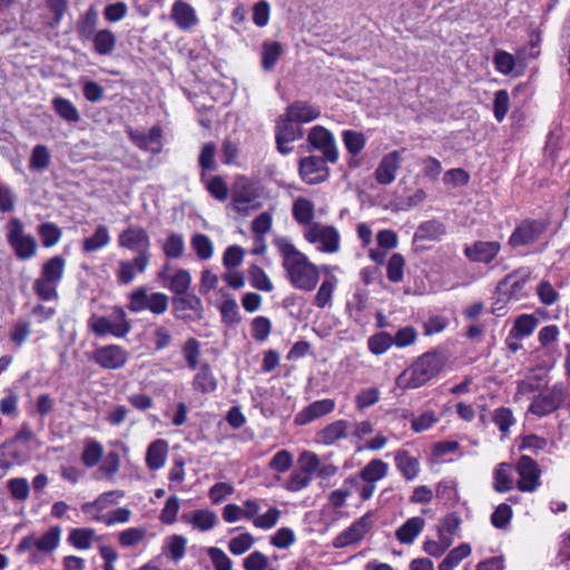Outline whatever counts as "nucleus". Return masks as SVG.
I'll list each match as a JSON object with an SVG mask.
<instances>
[{
  "instance_id": "nucleus-1",
  "label": "nucleus",
  "mask_w": 570,
  "mask_h": 570,
  "mask_svg": "<svg viewBox=\"0 0 570 570\" xmlns=\"http://www.w3.org/2000/svg\"><path fill=\"white\" fill-rule=\"evenodd\" d=\"M273 244L282 256V266L289 284L303 292L314 291L320 282V268L287 237L277 236Z\"/></svg>"
},
{
  "instance_id": "nucleus-2",
  "label": "nucleus",
  "mask_w": 570,
  "mask_h": 570,
  "mask_svg": "<svg viewBox=\"0 0 570 570\" xmlns=\"http://www.w3.org/2000/svg\"><path fill=\"white\" fill-rule=\"evenodd\" d=\"M445 363L446 357L441 351H429L399 375L396 384L402 389H419L438 376Z\"/></svg>"
},
{
  "instance_id": "nucleus-3",
  "label": "nucleus",
  "mask_w": 570,
  "mask_h": 570,
  "mask_svg": "<svg viewBox=\"0 0 570 570\" xmlns=\"http://www.w3.org/2000/svg\"><path fill=\"white\" fill-rule=\"evenodd\" d=\"M120 247L137 253L135 263L138 264V272L144 273L150 261V238L145 228L139 225H130L118 236Z\"/></svg>"
},
{
  "instance_id": "nucleus-4",
  "label": "nucleus",
  "mask_w": 570,
  "mask_h": 570,
  "mask_svg": "<svg viewBox=\"0 0 570 570\" xmlns=\"http://www.w3.org/2000/svg\"><path fill=\"white\" fill-rule=\"evenodd\" d=\"M89 328L97 336L112 335L124 337L130 332V324L127 321L125 311L117 307L112 311L110 317L94 315L88 321Z\"/></svg>"
},
{
  "instance_id": "nucleus-5",
  "label": "nucleus",
  "mask_w": 570,
  "mask_h": 570,
  "mask_svg": "<svg viewBox=\"0 0 570 570\" xmlns=\"http://www.w3.org/2000/svg\"><path fill=\"white\" fill-rule=\"evenodd\" d=\"M168 295L160 292L148 294L147 287L140 286L131 292L127 307L134 313L148 309L155 315H161L168 309Z\"/></svg>"
},
{
  "instance_id": "nucleus-6",
  "label": "nucleus",
  "mask_w": 570,
  "mask_h": 570,
  "mask_svg": "<svg viewBox=\"0 0 570 570\" xmlns=\"http://www.w3.org/2000/svg\"><path fill=\"white\" fill-rule=\"evenodd\" d=\"M7 229L8 244L12 247L19 259H30L36 255L38 248L36 238L30 234H24L23 224L19 218L12 217L8 223Z\"/></svg>"
},
{
  "instance_id": "nucleus-7",
  "label": "nucleus",
  "mask_w": 570,
  "mask_h": 570,
  "mask_svg": "<svg viewBox=\"0 0 570 570\" xmlns=\"http://www.w3.org/2000/svg\"><path fill=\"white\" fill-rule=\"evenodd\" d=\"M567 392L562 385L546 387L532 399L528 411L538 417L547 416L563 404Z\"/></svg>"
},
{
  "instance_id": "nucleus-8",
  "label": "nucleus",
  "mask_w": 570,
  "mask_h": 570,
  "mask_svg": "<svg viewBox=\"0 0 570 570\" xmlns=\"http://www.w3.org/2000/svg\"><path fill=\"white\" fill-rule=\"evenodd\" d=\"M304 236L308 243L317 244L320 252L333 254L340 249V234L333 226L314 223Z\"/></svg>"
},
{
  "instance_id": "nucleus-9",
  "label": "nucleus",
  "mask_w": 570,
  "mask_h": 570,
  "mask_svg": "<svg viewBox=\"0 0 570 570\" xmlns=\"http://www.w3.org/2000/svg\"><path fill=\"white\" fill-rule=\"evenodd\" d=\"M531 271L529 268H519L504 278L497 285V292L503 301H519L527 294L524 287L530 279Z\"/></svg>"
},
{
  "instance_id": "nucleus-10",
  "label": "nucleus",
  "mask_w": 570,
  "mask_h": 570,
  "mask_svg": "<svg viewBox=\"0 0 570 570\" xmlns=\"http://www.w3.org/2000/svg\"><path fill=\"white\" fill-rule=\"evenodd\" d=\"M303 129L289 119L286 115H281L276 120L275 140L277 150L282 155H287L293 150L292 142L303 138Z\"/></svg>"
},
{
  "instance_id": "nucleus-11",
  "label": "nucleus",
  "mask_w": 570,
  "mask_h": 570,
  "mask_svg": "<svg viewBox=\"0 0 570 570\" xmlns=\"http://www.w3.org/2000/svg\"><path fill=\"white\" fill-rule=\"evenodd\" d=\"M203 311L202 299L193 293L173 297V314L177 320L184 322L202 320Z\"/></svg>"
},
{
  "instance_id": "nucleus-12",
  "label": "nucleus",
  "mask_w": 570,
  "mask_h": 570,
  "mask_svg": "<svg viewBox=\"0 0 570 570\" xmlns=\"http://www.w3.org/2000/svg\"><path fill=\"white\" fill-rule=\"evenodd\" d=\"M515 469L519 474L517 485L520 491L532 492L540 485L541 470L531 456L522 455Z\"/></svg>"
},
{
  "instance_id": "nucleus-13",
  "label": "nucleus",
  "mask_w": 570,
  "mask_h": 570,
  "mask_svg": "<svg viewBox=\"0 0 570 570\" xmlns=\"http://www.w3.org/2000/svg\"><path fill=\"white\" fill-rule=\"evenodd\" d=\"M307 140L313 146V148L322 151L323 157L328 163L337 161L338 151L334 136L325 127L314 126L308 132Z\"/></svg>"
},
{
  "instance_id": "nucleus-14",
  "label": "nucleus",
  "mask_w": 570,
  "mask_h": 570,
  "mask_svg": "<svg viewBox=\"0 0 570 570\" xmlns=\"http://www.w3.org/2000/svg\"><path fill=\"white\" fill-rule=\"evenodd\" d=\"M373 527L372 513H365L341 532L333 541L335 548H345L360 542Z\"/></svg>"
},
{
  "instance_id": "nucleus-15",
  "label": "nucleus",
  "mask_w": 570,
  "mask_h": 570,
  "mask_svg": "<svg viewBox=\"0 0 570 570\" xmlns=\"http://www.w3.org/2000/svg\"><path fill=\"white\" fill-rule=\"evenodd\" d=\"M547 225L537 219H524L515 227L509 238V245L519 247L532 244L544 233Z\"/></svg>"
},
{
  "instance_id": "nucleus-16",
  "label": "nucleus",
  "mask_w": 570,
  "mask_h": 570,
  "mask_svg": "<svg viewBox=\"0 0 570 570\" xmlns=\"http://www.w3.org/2000/svg\"><path fill=\"white\" fill-rule=\"evenodd\" d=\"M327 160L324 157L308 156L299 160V175L302 179L315 185L325 181L330 176V169L326 166Z\"/></svg>"
},
{
  "instance_id": "nucleus-17",
  "label": "nucleus",
  "mask_w": 570,
  "mask_h": 570,
  "mask_svg": "<svg viewBox=\"0 0 570 570\" xmlns=\"http://www.w3.org/2000/svg\"><path fill=\"white\" fill-rule=\"evenodd\" d=\"M92 360L106 370H119L128 361V352L119 345H106L94 352Z\"/></svg>"
},
{
  "instance_id": "nucleus-18",
  "label": "nucleus",
  "mask_w": 570,
  "mask_h": 570,
  "mask_svg": "<svg viewBox=\"0 0 570 570\" xmlns=\"http://www.w3.org/2000/svg\"><path fill=\"white\" fill-rule=\"evenodd\" d=\"M126 132L130 140L141 150L159 154L161 151L163 130L159 126H153L148 134L127 127Z\"/></svg>"
},
{
  "instance_id": "nucleus-19",
  "label": "nucleus",
  "mask_w": 570,
  "mask_h": 570,
  "mask_svg": "<svg viewBox=\"0 0 570 570\" xmlns=\"http://www.w3.org/2000/svg\"><path fill=\"white\" fill-rule=\"evenodd\" d=\"M501 244L499 242L478 240L464 248L465 257L472 263L490 264L500 253Z\"/></svg>"
},
{
  "instance_id": "nucleus-20",
  "label": "nucleus",
  "mask_w": 570,
  "mask_h": 570,
  "mask_svg": "<svg viewBox=\"0 0 570 570\" xmlns=\"http://www.w3.org/2000/svg\"><path fill=\"white\" fill-rule=\"evenodd\" d=\"M402 157L400 150H393L381 159L374 176L380 185H390L395 180L396 173L401 168Z\"/></svg>"
},
{
  "instance_id": "nucleus-21",
  "label": "nucleus",
  "mask_w": 570,
  "mask_h": 570,
  "mask_svg": "<svg viewBox=\"0 0 570 570\" xmlns=\"http://www.w3.org/2000/svg\"><path fill=\"white\" fill-rule=\"evenodd\" d=\"M257 198V194L252 184L247 181H237L233 189L232 207L242 215H247L248 205Z\"/></svg>"
},
{
  "instance_id": "nucleus-22",
  "label": "nucleus",
  "mask_w": 570,
  "mask_h": 570,
  "mask_svg": "<svg viewBox=\"0 0 570 570\" xmlns=\"http://www.w3.org/2000/svg\"><path fill=\"white\" fill-rule=\"evenodd\" d=\"M335 409V402L331 399L315 401L302 410L295 416V423L305 425L312 421L331 413Z\"/></svg>"
},
{
  "instance_id": "nucleus-23",
  "label": "nucleus",
  "mask_w": 570,
  "mask_h": 570,
  "mask_svg": "<svg viewBox=\"0 0 570 570\" xmlns=\"http://www.w3.org/2000/svg\"><path fill=\"white\" fill-rule=\"evenodd\" d=\"M284 115L296 124L311 122L321 116V110L307 101L296 100L287 106Z\"/></svg>"
},
{
  "instance_id": "nucleus-24",
  "label": "nucleus",
  "mask_w": 570,
  "mask_h": 570,
  "mask_svg": "<svg viewBox=\"0 0 570 570\" xmlns=\"http://www.w3.org/2000/svg\"><path fill=\"white\" fill-rule=\"evenodd\" d=\"M350 425L351 424L345 420H337L318 431L316 441L325 445H332L336 441L347 436Z\"/></svg>"
},
{
  "instance_id": "nucleus-25",
  "label": "nucleus",
  "mask_w": 570,
  "mask_h": 570,
  "mask_svg": "<svg viewBox=\"0 0 570 570\" xmlns=\"http://www.w3.org/2000/svg\"><path fill=\"white\" fill-rule=\"evenodd\" d=\"M425 520L421 517L407 519L396 531V539L404 544H411L424 529Z\"/></svg>"
},
{
  "instance_id": "nucleus-26",
  "label": "nucleus",
  "mask_w": 570,
  "mask_h": 570,
  "mask_svg": "<svg viewBox=\"0 0 570 570\" xmlns=\"http://www.w3.org/2000/svg\"><path fill=\"white\" fill-rule=\"evenodd\" d=\"M171 17L180 29H189L197 23V17L191 6L184 1H176L171 9Z\"/></svg>"
},
{
  "instance_id": "nucleus-27",
  "label": "nucleus",
  "mask_w": 570,
  "mask_h": 570,
  "mask_svg": "<svg viewBox=\"0 0 570 570\" xmlns=\"http://www.w3.org/2000/svg\"><path fill=\"white\" fill-rule=\"evenodd\" d=\"M446 233L445 225L436 219H431L422 223L415 234L414 239L416 240H439Z\"/></svg>"
},
{
  "instance_id": "nucleus-28",
  "label": "nucleus",
  "mask_w": 570,
  "mask_h": 570,
  "mask_svg": "<svg viewBox=\"0 0 570 570\" xmlns=\"http://www.w3.org/2000/svg\"><path fill=\"white\" fill-rule=\"evenodd\" d=\"M167 442L158 439L148 445L146 453V464L150 470L160 469L166 461Z\"/></svg>"
},
{
  "instance_id": "nucleus-29",
  "label": "nucleus",
  "mask_w": 570,
  "mask_h": 570,
  "mask_svg": "<svg viewBox=\"0 0 570 570\" xmlns=\"http://www.w3.org/2000/svg\"><path fill=\"white\" fill-rule=\"evenodd\" d=\"M195 391L207 394L217 389V381L208 363H204L193 380Z\"/></svg>"
},
{
  "instance_id": "nucleus-30",
  "label": "nucleus",
  "mask_w": 570,
  "mask_h": 570,
  "mask_svg": "<svg viewBox=\"0 0 570 570\" xmlns=\"http://www.w3.org/2000/svg\"><path fill=\"white\" fill-rule=\"evenodd\" d=\"M65 266V258L56 255L43 263L40 277L50 283L59 284L63 276Z\"/></svg>"
},
{
  "instance_id": "nucleus-31",
  "label": "nucleus",
  "mask_w": 570,
  "mask_h": 570,
  "mask_svg": "<svg viewBox=\"0 0 570 570\" xmlns=\"http://www.w3.org/2000/svg\"><path fill=\"white\" fill-rule=\"evenodd\" d=\"M283 52L284 48L281 42L264 41L262 45V68L265 71H272Z\"/></svg>"
},
{
  "instance_id": "nucleus-32",
  "label": "nucleus",
  "mask_w": 570,
  "mask_h": 570,
  "mask_svg": "<svg viewBox=\"0 0 570 570\" xmlns=\"http://www.w3.org/2000/svg\"><path fill=\"white\" fill-rule=\"evenodd\" d=\"M395 464L406 480H413L419 474V460L405 450L395 453Z\"/></svg>"
},
{
  "instance_id": "nucleus-33",
  "label": "nucleus",
  "mask_w": 570,
  "mask_h": 570,
  "mask_svg": "<svg viewBox=\"0 0 570 570\" xmlns=\"http://www.w3.org/2000/svg\"><path fill=\"white\" fill-rule=\"evenodd\" d=\"M387 470L389 465L384 461L374 459L360 471V478L364 482L375 483L387 474Z\"/></svg>"
},
{
  "instance_id": "nucleus-34",
  "label": "nucleus",
  "mask_w": 570,
  "mask_h": 570,
  "mask_svg": "<svg viewBox=\"0 0 570 570\" xmlns=\"http://www.w3.org/2000/svg\"><path fill=\"white\" fill-rule=\"evenodd\" d=\"M109 242L108 228L105 225H99L90 237L83 239L82 249L86 253H91L107 246Z\"/></svg>"
},
{
  "instance_id": "nucleus-35",
  "label": "nucleus",
  "mask_w": 570,
  "mask_h": 570,
  "mask_svg": "<svg viewBox=\"0 0 570 570\" xmlns=\"http://www.w3.org/2000/svg\"><path fill=\"white\" fill-rule=\"evenodd\" d=\"M52 108L67 122H78L80 114L76 106L68 99L56 97L52 99Z\"/></svg>"
},
{
  "instance_id": "nucleus-36",
  "label": "nucleus",
  "mask_w": 570,
  "mask_h": 570,
  "mask_svg": "<svg viewBox=\"0 0 570 570\" xmlns=\"http://www.w3.org/2000/svg\"><path fill=\"white\" fill-rule=\"evenodd\" d=\"M98 12L94 8H89L81 17L77 31L81 39L89 40L97 32Z\"/></svg>"
},
{
  "instance_id": "nucleus-37",
  "label": "nucleus",
  "mask_w": 570,
  "mask_h": 570,
  "mask_svg": "<svg viewBox=\"0 0 570 570\" xmlns=\"http://www.w3.org/2000/svg\"><path fill=\"white\" fill-rule=\"evenodd\" d=\"M91 39L94 40L96 52L101 56H107L115 49L116 36L109 29L97 31V33Z\"/></svg>"
},
{
  "instance_id": "nucleus-38",
  "label": "nucleus",
  "mask_w": 570,
  "mask_h": 570,
  "mask_svg": "<svg viewBox=\"0 0 570 570\" xmlns=\"http://www.w3.org/2000/svg\"><path fill=\"white\" fill-rule=\"evenodd\" d=\"M292 213L298 224H311L314 218V204L306 198L299 197L294 202Z\"/></svg>"
},
{
  "instance_id": "nucleus-39",
  "label": "nucleus",
  "mask_w": 570,
  "mask_h": 570,
  "mask_svg": "<svg viewBox=\"0 0 570 570\" xmlns=\"http://www.w3.org/2000/svg\"><path fill=\"white\" fill-rule=\"evenodd\" d=\"M191 284V275L187 269H178L173 277L167 282V288L175 294V296L188 293Z\"/></svg>"
},
{
  "instance_id": "nucleus-40",
  "label": "nucleus",
  "mask_w": 570,
  "mask_h": 570,
  "mask_svg": "<svg viewBox=\"0 0 570 570\" xmlns=\"http://www.w3.org/2000/svg\"><path fill=\"white\" fill-rule=\"evenodd\" d=\"M461 518L455 513L446 514L442 520L438 528L439 539H448L452 540L455 534H458L461 527Z\"/></svg>"
},
{
  "instance_id": "nucleus-41",
  "label": "nucleus",
  "mask_w": 570,
  "mask_h": 570,
  "mask_svg": "<svg viewBox=\"0 0 570 570\" xmlns=\"http://www.w3.org/2000/svg\"><path fill=\"white\" fill-rule=\"evenodd\" d=\"M60 534L59 527H51L40 538H36V549L45 553L52 552L59 544Z\"/></svg>"
},
{
  "instance_id": "nucleus-42",
  "label": "nucleus",
  "mask_w": 570,
  "mask_h": 570,
  "mask_svg": "<svg viewBox=\"0 0 570 570\" xmlns=\"http://www.w3.org/2000/svg\"><path fill=\"white\" fill-rule=\"evenodd\" d=\"M538 325V320L530 314H522L514 321L513 328L510 332V336L513 337H525L533 333Z\"/></svg>"
},
{
  "instance_id": "nucleus-43",
  "label": "nucleus",
  "mask_w": 570,
  "mask_h": 570,
  "mask_svg": "<svg viewBox=\"0 0 570 570\" xmlns=\"http://www.w3.org/2000/svg\"><path fill=\"white\" fill-rule=\"evenodd\" d=\"M471 553V547L468 543H461L452 549L440 563V570H453L464 558Z\"/></svg>"
},
{
  "instance_id": "nucleus-44",
  "label": "nucleus",
  "mask_w": 570,
  "mask_h": 570,
  "mask_svg": "<svg viewBox=\"0 0 570 570\" xmlns=\"http://www.w3.org/2000/svg\"><path fill=\"white\" fill-rule=\"evenodd\" d=\"M163 250L168 259H178L184 255L185 242L180 234L173 233L164 242Z\"/></svg>"
},
{
  "instance_id": "nucleus-45",
  "label": "nucleus",
  "mask_w": 570,
  "mask_h": 570,
  "mask_svg": "<svg viewBox=\"0 0 570 570\" xmlns=\"http://www.w3.org/2000/svg\"><path fill=\"white\" fill-rule=\"evenodd\" d=\"M248 276H249L250 285L254 288H256L258 291L267 292V293H269L274 289V285H273L272 281L269 279L268 275L262 267H259L257 265H252L248 268Z\"/></svg>"
},
{
  "instance_id": "nucleus-46",
  "label": "nucleus",
  "mask_w": 570,
  "mask_h": 570,
  "mask_svg": "<svg viewBox=\"0 0 570 570\" xmlns=\"http://www.w3.org/2000/svg\"><path fill=\"white\" fill-rule=\"evenodd\" d=\"M336 284L337 279L335 277L325 278L314 297V305L318 308L326 307L332 301Z\"/></svg>"
},
{
  "instance_id": "nucleus-47",
  "label": "nucleus",
  "mask_w": 570,
  "mask_h": 570,
  "mask_svg": "<svg viewBox=\"0 0 570 570\" xmlns=\"http://www.w3.org/2000/svg\"><path fill=\"white\" fill-rule=\"evenodd\" d=\"M493 488L497 492L503 493L512 489L511 466L500 463L494 471Z\"/></svg>"
},
{
  "instance_id": "nucleus-48",
  "label": "nucleus",
  "mask_w": 570,
  "mask_h": 570,
  "mask_svg": "<svg viewBox=\"0 0 570 570\" xmlns=\"http://www.w3.org/2000/svg\"><path fill=\"white\" fill-rule=\"evenodd\" d=\"M190 523L200 531H208L216 525L217 515L214 511L207 509L196 510L193 513Z\"/></svg>"
},
{
  "instance_id": "nucleus-49",
  "label": "nucleus",
  "mask_w": 570,
  "mask_h": 570,
  "mask_svg": "<svg viewBox=\"0 0 570 570\" xmlns=\"http://www.w3.org/2000/svg\"><path fill=\"white\" fill-rule=\"evenodd\" d=\"M206 175L202 174V180L206 184L208 193L217 200L224 202L228 197V186L220 176H214L205 180Z\"/></svg>"
},
{
  "instance_id": "nucleus-50",
  "label": "nucleus",
  "mask_w": 570,
  "mask_h": 570,
  "mask_svg": "<svg viewBox=\"0 0 570 570\" xmlns=\"http://www.w3.org/2000/svg\"><path fill=\"white\" fill-rule=\"evenodd\" d=\"M342 136L345 148L353 156L358 155L364 149L366 138L362 132L354 130H344Z\"/></svg>"
},
{
  "instance_id": "nucleus-51",
  "label": "nucleus",
  "mask_w": 570,
  "mask_h": 570,
  "mask_svg": "<svg viewBox=\"0 0 570 570\" xmlns=\"http://www.w3.org/2000/svg\"><path fill=\"white\" fill-rule=\"evenodd\" d=\"M95 530L90 528H77L70 531L68 540L77 549H88L91 546Z\"/></svg>"
},
{
  "instance_id": "nucleus-52",
  "label": "nucleus",
  "mask_w": 570,
  "mask_h": 570,
  "mask_svg": "<svg viewBox=\"0 0 570 570\" xmlns=\"http://www.w3.org/2000/svg\"><path fill=\"white\" fill-rule=\"evenodd\" d=\"M367 345L373 354L381 355L393 345V336L387 332L376 333L368 338Z\"/></svg>"
},
{
  "instance_id": "nucleus-53",
  "label": "nucleus",
  "mask_w": 570,
  "mask_h": 570,
  "mask_svg": "<svg viewBox=\"0 0 570 570\" xmlns=\"http://www.w3.org/2000/svg\"><path fill=\"white\" fill-rule=\"evenodd\" d=\"M191 247L202 261H207L213 256L214 247L209 237L205 234H196L191 238Z\"/></svg>"
},
{
  "instance_id": "nucleus-54",
  "label": "nucleus",
  "mask_w": 570,
  "mask_h": 570,
  "mask_svg": "<svg viewBox=\"0 0 570 570\" xmlns=\"http://www.w3.org/2000/svg\"><path fill=\"white\" fill-rule=\"evenodd\" d=\"M436 498L444 504L454 505L459 501V494L453 481L443 480L438 483Z\"/></svg>"
},
{
  "instance_id": "nucleus-55",
  "label": "nucleus",
  "mask_w": 570,
  "mask_h": 570,
  "mask_svg": "<svg viewBox=\"0 0 570 570\" xmlns=\"http://www.w3.org/2000/svg\"><path fill=\"white\" fill-rule=\"evenodd\" d=\"M102 454V445L95 440H90L86 443L85 450L82 452V463L88 468L95 466L101 460Z\"/></svg>"
},
{
  "instance_id": "nucleus-56",
  "label": "nucleus",
  "mask_w": 570,
  "mask_h": 570,
  "mask_svg": "<svg viewBox=\"0 0 570 570\" xmlns=\"http://www.w3.org/2000/svg\"><path fill=\"white\" fill-rule=\"evenodd\" d=\"M38 233L41 237L42 245L47 248L56 245L61 237L60 228L53 223H43L39 225Z\"/></svg>"
},
{
  "instance_id": "nucleus-57",
  "label": "nucleus",
  "mask_w": 570,
  "mask_h": 570,
  "mask_svg": "<svg viewBox=\"0 0 570 570\" xmlns=\"http://www.w3.org/2000/svg\"><path fill=\"white\" fill-rule=\"evenodd\" d=\"M7 489L12 499L17 501H26L29 498L30 485L24 478H13L7 483Z\"/></svg>"
},
{
  "instance_id": "nucleus-58",
  "label": "nucleus",
  "mask_w": 570,
  "mask_h": 570,
  "mask_svg": "<svg viewBox=\"0 0 570 570\" xmlns=\"http://www.w3.org/2000/svg\"><path fill=\"white\" fill-rule=\"evenodd\" d=\"M50 165V154L45 145H37L33 147L29 160L31 169L43 170Z\"/></svg>"
},
{
  "instance_id": "nucleus-59",
  "label": "nucleus",
  "mask_w": 570,
  "mask_h": 570,
  "mask_svg": "<svg viewBox=\"0 0 570 570\" xmlns=\"http://www.w3.org/2000/svg\"><path fill=\"white\" fill-rule=\"evenodd\" d=\"M254 543V537L250 533L245 532L232 538L228 542V549L234 556H240L247 552Z\"/></svg>"
},
{
  "instance_id": "nucleus-60",
  "label": "nucleus",
  "mask_w": 570,
  "mask_h": 570,
  "mask_svg": "<svg viewBox=\"0 0 570 570\" xmlns=\"http://www.w3.org/2000/svg\"><path fill=\"white\" fill-rule=\"evenodd\" d=\"M57 285L39 277L35 281L32 288L40 299L51 301L58 298Z\"/></svg>"
},
{
  "instance_id": "nucleus-61",
  "label": "nucleus",
  "mask_w": 570,
  "mask_h": 570,
  "mask_svg": "<svg viewBox=\"0 0 570 570\" xmlns=\"http://www.w3.org/2000/svg\"><path fill=\"white\" fill-rule=\"evenodd\" d=\"M183 354L187 362V365L190 370H195L199 363L200 356V344L199 342L190 337L188 338L183 346Z\"/></svg>"
},
{
  "instance_id": "nucleus-62",
  "label": "nucleus",
  "mask_w": 570,
  "mask_h": 570,
  "mask_svg": "<svg viewBox=\"0 0 570 570\" xmlns=\"http://www.w3.org/2000/svg\"><path fill=\"white\" fill-rule=\"evenodd\" d=\"M222 320L226 324H237L240 322L238 306L233 297L226 298L219 307Z\"/></svg>"
},
{
  "instance_id": "nucleus-63",
  "label": "nucleus",
  "mask_w": 570,
  "mask_h": 570,
  "mask_svg": "<svg viewBox=\"0 0 570 570\" xmlns=\"http://www.w3.org/2000/svg\"><path fill=\"white\" fill-rule=\"evenodd\" d=\"M252 336L257 342H264L272 331V323L265 316H257L252 321Z\"/></svg>"
},
{
  "instance_id": "nucleus-64",
  "label": "nucleus",
  "mask_w": 570,
  "mask_h": 570,
  "mask_svg": "<svg viewBox=\"0 0 570 570\" xmlns=\"http://www.w3.org/2000/svg\"><path fill=\"white\" fill-rule=\"evenodd\" d=\"M293 455L288 450L278 451L269 461L268 466L271 470L284 473L293 465Z\"/></svg>"
}]
</instances>
